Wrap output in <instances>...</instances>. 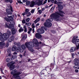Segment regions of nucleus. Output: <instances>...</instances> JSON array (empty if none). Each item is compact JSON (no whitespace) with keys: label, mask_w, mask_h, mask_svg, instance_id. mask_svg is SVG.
<instances>
[{"label":"nucleus","mask_w":79,"mask_h":79,"mask_svg":"<svg viewBox=\"0 0 79 79\" xmlns=\"http://www.w3.org/2000/svg\"><path fill=\"white\" fill-rule=\"evenodd\" d=\"M45 10V8H43L42 9V11H44Z\"/></svg>","instance_id":"60"},{"label":"nucleus","mask_w":79,"mask_h":79,"mask_svg":"<svg viewBox=\"0 0 79 79\" xmlns=\"http://www.w3.org/2000/svg\"><path fill=\"white\" fill-rule=\"evenodd\" d=\"M45 8H48V6H45Z\"/></svg>","instance_id":"61"},{"label":"nucleus","mask_w":79,"mask_h":79,"mask_svg":"<svg viewBox=\"0 0 79 79\" xmlns=\"http://www.w3.org/2000/svg\"><path fill=\"white\" fill-rule=\"evenodd\" d=\"M27 33L28 34H30L31 33V31H28Z\"/></svg>","instance_id":"59"},{"label":"nucleus","mask_w":79,"mask_h":79,"mask_svg":"<svg viewBox=\"0 0 79 79\" xmlns=\"http://www.w3.org/2000/svg\"><path fill=\"white\" fill-rule=\"evenodd\" d=\"M34 24H34V23H33L31 25V26L32 27V28H33V29H34V28H35V26H34Z\"/></svg>","instance_id":"39"},{"label":"nucleus","mask_w":79,"mask_h":79,"mask_svg":"<svg viewBox=\"0 0 79 79\" xmlns=\"http://www.w3.org/2000/svg\"><path fill=\"white\" fill-rule=\"evenodd\" d=\"M49 76H51V79H55V77L56 76V75H55V74H49V75L48 76V77H49Z\"/></svg>","instance_id":"16"},{"label":"nucleus","mask_w":79,"mask_h":79,"mask_svg":"<svg viewBox=\"0 0 79 79\" xmlns=\"http://www.w3.org/2000/svg\"><path fill=\"white\" fill-rule=\"evenodd\" d=\"M13 0H5V2L6 3H9L10 2V4H11L12 3H13Z\"/></svg>","instance_id":"23"},{"label":"nucleus","mask_w":79,"mask_h":79,"mask_svg":"<svg viewBox=\"0 0 79 79\" xmlns=\"http://www.w3.org/2000/svg\"><path fill=\"white\" fill-rule=\"evenodd\" d=\"M16 58H17V56L15 55L12 56L11 57V58H12V60H14V59H16Z\"/></svg>","instance_id":"28"},{"label":"nucleus","mask_w":79,"mask_h":79,"mask_svg":"<svg viewBox=\"0 0 79 79\" xmlns=\"http://www.w3.org/2000/svg\"><path fill=\"white\" fill-rule=\"evenodd\" d=\"M22 23H23V24H25V23H26V20H23L22 21Z\"/></svg>","instance_id":"41"},{"label":"nucleus","mask_w":79,"mask_h":79,"mask_svg":"<svg viewBox=\"0 0 79 79\" xmlns=\"http://www.w3.org/2000/svg\"><path fill=\"white\" fill-rule=\"evenodd\" d=\"M23 29H27V28H26V25H24L23 26Z\"/></svg>","instance_id":"50"},{"label":"nucleus","mask_w":79,"mask_h":79,"mask_svg":"<svg viewBox=\"0 0 79 79\" xmlns=\"http://www.w3.org/2000/svg\"><path fill=\"white\" fill-rule=\"evenodd\" d=\"M6 12L5 13L4 15L7 16V17L8 18L6 17L4 18V19L7 22L10 23L9 24V28L11 30L15 28V26L14 25L15 24V23L13 22V24L11 23V21H13L14 20L13 16H8V15H12V14L13 13V7L12 6H10L9 7V9H7L6 10Z\"/></svg>","instance_id":"1"},{"label":"nucleus","mask_w":79,"mask_h":79,"mask_svg":"<svg viewBox=\"0 0 79 79\" xmlns=\"http://www.w3.org/2000/svg\"><path fill=\"white\" fill-rule=\"evenodd\" d=\"M32 30V28H30V29H29V31H31Z\"/></svg>","instance_id":"54"},{"label":"nucleus","mask_w":79,"mask_h":79,"mask_svg":"<svg viewBox=\"0 0 79 79\" xmlns=\"http://www.w3.org/2000/svg\"><path fill=\"white\" fill-rule=\"evenodd\" d=\"M29 21H30V18H27L26 19V21L27 23H28V22H29Z\"/></svg>","instance_id":"36"},{"label":"nucleus","mask_w":79,"mask_h":79,"mask_svg":"<svg viewBox=\"0 0 79 79\" xmlns=\"http://www.w3.org/2000/svg\"><path fill=\"white\" fill-rule=\"evenodd\" d=\"M12 62H10V63L8 64H9L8 67H9L10 70H13L15 68V65H14V63H12Z\"/></svg>","instance_id":"8"},{"label":"nucleus","mask_w":79,"mask_h":79,"mask_svg":"<svg viewBox=\"0 0 79 79\" xmlns=\"http://www.w3.org/2000/svg\"><path fill=\"white\" fill-rule=\"evenodd\" d=\"M62 6H63L65 7V6H66V4H63Z\"/></svg>","instance_id":"58"},{"label":"nucleus","mask_w":79,"mask_h":79,"mask_svg":"<svg viewBox=\"0 0 79 79\" xmlns=\"http://www.w3.org/2000/svg\"><path fill=\"white\" fill-rule=\"evenodd\" d=\"M32 31H33L32 33H33V34H34V32H35V31H34V29H32Z\"/></svg>","instance_id":"55"},{"label":"nucleus","mask_w":79,"mask_h":79,"mask_svg":"<svg viewBox=\"0 0 79 79\" xmlns=\"http://www.w3.org/2000/svg\"><path fill=\"white\" fill-rule=\"evenodd\" d=\"M36 3L38 6L42 5L43 3V0H38V2H36Z\"/></svg>","instance_id":"15"},{"label":"nucleus","mask_w":79,"mask_h":79,"mask_svg":"<svg viewBox=\"0 0 79 79\" xmlns=\"http://www.w3.org/2000/svg\"><path fill=\"white\" fill-rule=\"evenodd\" d=\"M75 71L76 72V73H77L79 72V70L78 69H75Z\"/></svg>","instance_id":"48"},{"label":"nucleus","mask_w":79,"mask_h":79,"mask_svg":"<svg viewBox=\"0 0 79 79\" xmlns=\"http://www.w3.org/2000/svg\"><path fill=\"white\" fill-rule=\"evenodd\" d=\"M42 37V35L40 34V35H39V37H38V39H39V38H41V37Z\"/></svg>","instance_id":"46"},{"label":"nucleus","mask_w":79,"mask_h":79,"mask_svg":"<svg viewBox=\"0 0 79 79\" xmlns=\"http://www.w3.org/2000/svg\"><path fill=\"white\" fill-rule=\"evenodd\" d=\"M11 60H12V59L11 58V57H9L6 59V61L7 63L11 61Z\"/></svg>","instance_id":"25"},{"label":"nucleus","mask_w":79,"mask_h":79,"mask_svg":"<svg viewBox=\"0 0 79 79\" xmlns=\"http://www.w3.org/2000/svg\"><path fill=\"white\" fill-rule=\"evenodd\" d=\"M54 65H55L54 64L52 63L51 64L50 67H51V68H53Z\"/></svg>","instance_id":"35"},{"label":"nucleus","mask_w":79,"mask_h":79,"mask_svg":"<svg viewBox=\"0 0 79 79\" xmlns=\"http://www.w3.org/2000/svg\"><path fill=\"white\" fill-rule=\"evenodd\" d=\"M59 12H56V13L52 14L50 16L53 18V19H55V21H60L61 20V17H64V14L65 15L64 11L61 10L63 8V6L60 4H57Z\"/></svg>","instance_id":"2"},{"label":"nucleus","mask_w":79,"mask_h":79,"mask_svg":"<svg viewBox=\"0 0 79 79\" xmlns=\"http://www.w3.org/2000/svg\"><path fill=\"white\" fill-rule=\"evenodd\" d=\"M40 24H39V23H37V24H36V26H39Z\"/></svg>","instance_id":"62"},{"label":"nucleus","mask_w":79,"mask_h":79,"mask_svg":"<svg viewBox=\"0 0 79 79\" xmlns=\"http://www.w3.org/2000/svg\"><path fill=\"white\" fill-rule=\"evenodd\" d=\"M29 12V9H26L25 10V12L24 13H22V15L23 16H24L25 15H27V13Z\"/></svg>","instance_id":"18"},{"label":"nucleus","mask_w":79,"mask_h":79,"mask_svg":"<svg viewBox=\"0 0 79 79\" xmlns=\"http://www.w3.org/2000/svg\"><path fill=\"white\" fill-rule=\"evenodd\" d=\"M27 44H27V43H25V46H26V47H27V48L28 50H29V51H30L31 52H33L34 51L33 48H29V47L28 46V45H27Z\"/></svg>","instance_id":"14"},{"label":"nucleus","mask_w":79,"mask_h":79,"mask_svg":"<svg viewBox=\"0 0 79 79\" xmlns=\"http://www.w3.org/2000/svg\"><path fill=\"white\" fill-rule=\"evenodd\" d=\"M34 11H35V10L32 9V10L31 11V13H34Z\"/></svg>","instance_id":"40"},{"label":"nucleus","mask_w":79,"mask_h":79,"mask_svg":"<svg viewBox=\"0 0 79 79\" xmlns=\"http://www.w3.org/2000/svg\"><path fill=\"white\" fill-rule=\"evenodd\" d=\"M19 32H23L24 31V29L23 28V27H20V29L19 30Z\"/></svg>","instance_id":"27"},{"label":"nucleus","mask_w":79,"mask_h":79,"mask_svg":"<svg viewBox=\"0 0 79 79\" xmlns=\"http://www.w3.org/2000/svg\"><path fill=\"white\" fill-rule=\"evenodd\" d=\"M31 15V12H28L26 15V16L27 17H29V16H30Z\"/></svg>","instance_id":"34"},{"label":"nucleus","mask_w":79,"mask_h":79,"mask_svg":"<svg viewBox=\"0 0 79 79\" xmlns=\"http://www.w3.org/2000/svg\"><path fill=\"white\" fill-rule=\"evenodd\" d=\"M40 17H38L36 19V20H37L38 22V21H40Z\"/></svg>","instance_id":"43"},{"label":"nucleus","mask_w":79,"mask_h":79,"mask_svg":"<svg viewBox=\"0 0 79 79\" xmlns=\"http://www.w3.org/2000/svg\"><path fill=\"white\" fill-rule=\"evenodd\" d=\"M27 44V45H28L29 48H32L33 47H34V44H30V42H26L25 44Z\"/></svg>","instance_id":"13"},{"label":"nucleus","mask_w":79,"mask_h":79,"mask_svg":"<svg viewBox=\"0 0 79 79\" xmlns=\"http://www.w3.org/2000/svg\"><path fill=\"white\" fill-rule=\"evenodd\" d=\"M0 39L2 42H5V37L4 36V34H2L1 32H0Z\"/></svg>","instance_id":"10"},{"label":"nucleus","mask_w":79,"mask_h":79,"mask_svg":"<svg viewBox=\"0 0 79 79\" xmlns=\"http://www.w3.org/2000/svg\"><path fill=\"white\" fill-rule=\"evenodd\" d=\"M48 0V3H50V0H45L43 2V5H44V4H45V3H47V2Z\"/></svg>","instance_id":"29"},{"label":"nucleus","mask_w":79,"mask_h":79,"mask_svg":"<svg viewBox=\"0 0 79 79\" xmlns=\"http://www.w3.org/2000/svg\"><path fill=\"white\" fill-rule=\"evenodd\" d=\"M7 51L8 53H11V48L9 47L7 49Z\"/></svg>","instance_id":"22"},{"label":"nucleus","mask_w":79,"mask_h":79,"mask_svg":"<svg viewBox=\"0 0 79 79\" xmlns=\"http://www.w3.org/2000/svg\"><path fill=\"white\" fill-rule=\"evenodd\" d=\"M33 44H34V47H39V43L38 42L37 40L34 39L33 40Z\"/></svg>","instance_id":"7"},{"label":"nucleus","mask_w":79,"mask_h":79,"mask_svg":"<svg viewBox=\"0 0 79 79\" xmlns=\"http://www.w3.org/2000/svg\"><path fill=\"white\" fill-rule=\"evenodd\" d=\"M62 3V2H57V1L56 0H54L52 3H54V4H61Z\"/></svg>","instance_id":"21"},{"label":"nucleus","mask_w":79,"mask_h":79,"mask_svg":"<svg viewBox=\"0 0 79 79\" xmlns=\"http://www.w3.org/2000/svg\"><path fill=\"white\" fill-rule=\"evenodd\" d=\"M49 68V66H47V67H45L46 69L47 68Z\"/></svg>","instance_id":"64"},{"label":"nucleus","mask_w":79,"mask_h":79,"mask_svg":"<svg viewBox=\"0 0 79 79\" xmlns=\"http://www.w3.org/2000/svg\"><path fill=\"white\" fill-rule=\"evenodd\" d=\"M13 55H17V53L15 52L13 53Z\"/></svg>","instance_id":"56"},{"label":"nucleus","mask_w":79,"mask_h":79,"mask_svg":"<svg viewBox=\"0 0 79 79\" xmlns=\"http://www.w3.org/2000/svg\"><path fill=\"white\" fill-rule=\"evenodd\" d=\"M41 33L40 34H44L45 31H47V27H41V29L40 30Z\"/></svg>","instance_id":"11"},{"label":"nucleus","mask_w":79,"mask_h":79,"mask_svg":"<svg viewBox=\"0 0 79 79\" xmlns=\"http://www.w3.org/2000/svg\"><path fill=\"white\" fill-rule=\"evenodd\" d=\"M8 23H5V27L6 28H9V26H8Z\"/></svg>","instance_id":"30"},{"label":"nucleus","mask_w":79,"mask_h":79,"mask_svg":"<svg viewBox=\"0 0 79 79\" xmlns=\"http://www.w3.org/2000/svg\"><path fill=\"white\" fill-rule=\"evenodd\" d=\"M54 0H50V2H52V3L53 2Z\"/></svg>","instance_id":"52"},{"label":"nucleus","mask_w":79,"mask_h":79,"mask_svg":"<svg viewBox=\"0 0 79 79\" xmlns=\"http://www.w3.org/2000/svg\"><path fill=\"white\" fill-rule=\"evenodd\" d=\"M20 51V48L19 47H16L15 45H14L12 48V52H15V51L19 52Z\"/></svg>","instance_id":"9"},{"label":"nucleus","mask_w":79,"mask_h":79,"mask_svg":"<svg viewBox=\"0 0 79 79\" xmlns=\"http://www.w3.org/2000/svg\"><path fill=\"white\" fill-rule=\"evenodd\" d=\"M16 72H17V70H16V69L13 70L11 71V72H10V74H12L13 75L16 73Z\"/></svg>","instance_id":"24"},{"label":"nucleus","mask_w":79,"mask_h":79,"mask_svg":"<svg viewBox=\"0 0 79 79\" xmlns=\"http://www.w3.org/2000/svg\"><path fill=\"white\" fill-rule=\"evenodd\" d=\"M9 53V54L8 55V56H10V57L11 58V56H12V55L10 53Z\"/></svg>","instance_id":"44"},{"label":"nucleus","mask_w":79,"mask_h":79,"mask_svg":"<svg viewBox=\"0 0 79 79\" xmlns=\"http://www.w3.org/2000/svg\"><path fill=\"white\" fill-rule=\"evenodd\" d=\"M30 3H31L30 1H27L26 2V5H27V6H29V5H30Z\"/></svg>","instance_id":"32"},{"label":"nucleus","mask_w":79,"mask_h":79,"mask_svg":"<svg viewBox=\"0 0 79 79\" xmlns=\"http://www.w3.org/2000/svg\"><path fill=\"white\" fill-rule=\"evenodd\" d=\"M21 74V73L19 72H17V73H15L12 75L13 77H14L15 78H17V77H19V75H20Z\"/></svg>","instance_id":"12"},{"label":"nucleus","mask_w":79,"mask_h":79,"mask_svg":"<svg viewBox=\"0 0 79 79\" xmlns=\"http://www.w3.org/2000/svg\"><path fill=\"white\" fill-rule=\"evenodd\" d=\"M19 56H20V58H22V57H23V55H19Z\"/></svg>","instance_id":"57"},{"label":"nucleus","mask_w":79,"mask_h":79,"mask_svg":"<svg viewBox=\"0 0 79 79\" xmlns=\"http://www.w3.org/2000/svg\"><path fill=\"white\" fill-rule=\"evenodd\" d=\"M35 4V2L34 1H31L30 2V7H34V6Z\"/></svg>","instance_id":"17"},{"label":"nucleus","mask_w":79,"mask_h":79,"mask_svg":"<svg viewBox=\"0 0 79 79\" xmlns=\"http://www.w3.org/2000/svg\"><path fill=\"white\" fill-rule=\"evenodd\" d=\"M55 9V6H52L50 10V11L51 13H52L53 11V10Z\"/></svg>","instance_id":"26"},{"label":"nucleus","mask_w":79,"mask_h":79,"mask_svg":"<svg viewBox=\"0 0 79 79\" xmlns=\"http://www.w3.org/2000/svg\"><path fill=\"white\" fill-rule=\"evenodd\" d=\"M72 57L73 58H74V54L73 53L72 54Z\"/></svg>","instance_id":"49"},{"label":"nucleus","mask_w":79,"mask_h":79,"mask_svg":"<svg viewBox=\"0 0 79 79\" xmlns=\"http://www.w3.org/2000/svg\"><path fill=\"white\" fill-rule=\"evenodd\" d=\"M37 22H38V21H37V20H35V21H34V23H35V24H36V23H37Z\"/></svg>","instance_id":"53"},{"label":"nucleus","mask_w":79,"mask_h":79,"mask_svg":"<svg viewBox=\"0 0 79 79\" xmlns=\"http://www.w3.org/2000/svg\"><path fill=\"white\" fill-rule=\"evenodd\" d=\"M27 0H23V3H26L27 2Z\"/></svg>","instance_id":"45"},{"label":"nucleus","mask_w":79,"mask_h":79,"mask_svg":"<svg viewBox=\"0 0 79 79\" xmlns=\"http://www.w3.org/2000/svg\"><path fill=\"white\" fill-rule=\"evenodd\" d=\"M11 34V31L9 30L7 31V33H5L4 34V36L5 37V40H6L7 39H8L9 37H10Z\"/></svg>","instance_id":"6"},{"label":"nucleus","mask_w":79,"mask_h":79,"mask_svg":"<svg viewBox=\"0 0 79 79\" xmlns=\"http://www.w3.org/2000/svg\"><path fill=\"white\" fill-rule=\"evenodd\" d=\"M24 38L25 39H26V36H25V35H24L23 36V39H24Z\"/></svg>","instance_id":"63"},{"label":"nucleus","mask_w":79,"mask_h":79,"mask_svg":"<svg viewBox=\"0 0 79 79\" xmlns=\"http://www.w3.org/2000/svg\"><path fill=\"white\" fill-rule=\"evenodd\" d=\"M38 12L39 13V14H40V15L42 14V10H39Z\"/></svg>","instance_id":"37"},{"label":"nucleus","mask_w":79,"mask_h":79,"mask_svg":"<svg viewBox=\"0 0 79 79\" xmlns=\"http://www.w3.org/2000/svg\"><path fill=\"white\" fill-rule=\"evenodd\" d=\"M17 1L18 3H19L20 4H23V2H21V0H20V1H18V0H17Z\"/></svg>","instance_id":"42"},{"label":"nucleus","mask_w":79,"mask_h":79,"mask_svg":"<svg viewBox=\"0 0 79 79\" xmlns=\"http://www.w3.org/2000/svg\"><path fill=\"white\" fill-rule=\"evenodd\" d=\"M26 45L23 44L21 45V47H22V52H24V50H26V46H25Z\"/></svg>","instance_id":"19"},{"label":"nucleus","mask_w":79,"mask_h":79,"mask_svg":"<svg viewBox=\"0 0 79 79\" xmlns=\"http://www.w3.org/2000/svg\"><path fill=\"white\" fill-rule=\"evenodd\" d=\"M40 34H39L38 33H36L35 35V37H36V38H37V39H39V35Z\"/></svg>","instance_id":"33"},{"label":"nucleus","mask_w":79,"mask_h":79,"mask_svg":"<svg viewBox=\"0 0 79 79\" xmlns=\"http://www.w3.org/2000/svg\"><path fill=\"white\" fill-rule=\"evenodd\" d=\"M24 32H27V28H25V29H24Z\"/></svg>","instance_id":"51"},{"label":"nucleus","mask_w":79,"mask_h":79,"mask_svg":"<svg viewBox=\"0 0 79 79\" xmlns=\"http://www.w3.org/2000/svg\"><path fill=\"white\" fill-rule=\"evenodd\" d=\"M5 45L6 46V47H8V46H9V44L8 43H6L5 44Z\"/></svg>","instance_id":"38"},{"label":"nucleus","mask_w":79,"mask_h":79,"mask_svg":"<svg viewBox=\"0 0 79 79\" xmlns=\"http://www.w3.org/2000/svg\"><path fill=\"white\" fill-rule=\"evenodd\" d=\"M78 46H77V50H79V43H78Z\"/></svg>","instance_id":"47"},{"label":"nucleus","mask_w":79,"mask_h":79,"mask_svg":"<svg viewBox=\"0 0 79 79\" xmlns=\"http://www.w3.org/2000/svg\"><path fill=\"white\" fill-rule=\"evenodd\" d=\"M25 25H27V26H30L31 25V22H29L28 23H25Z\"/></svg>","instance_id":"31"},{"label":"nucleus","mask_w":79,"mask_h":79,"mask_svg":"<svg viewBox=\"0 0 79 79\" xmlns=\"http://www.w3.org/2000/svg\"><path fill=\"white\" fill-rule=\"evenodd\" d=\"M3 42H0V47H2V48H3V46L5 45V43Z\"/></svg>","instance_id":"20"},{"label":"nucleus","mask_w":79,"mask_h":79,"mask_svg":"<svg viewBox=\"0 0 79 79\" xmlns=\"http://www.w3.org/2000/svg\"><path fill=\"white\" fill-rule=\"evenodd\" d=\"M11 30L12 35L9 39L8 42L9 43L12 42V41H13L14 40H15V36L14 35L16 34V32H17V30H16V28L12 29Z\"/></svg>","instance_id":"4"},{"label":"nucleus","mask_w":79,"mask_h":79,"mask_svg":"<svg viewBox=\"0 0 79 79\" xmlns=\"http://www.w3.org/2000/svg\"><path fill=\"white\" fill-rule=\"evenodd\" d=\"M78 38V36H75L72 38V42L73 43L75 44L76 45V47H75L71 48L70 49V51L71 52H74V51H76L77 50V46L79 45V39H77Z\"/></svg>","instance_id":"3"},{"label":"nucleus","mask_w":79,"mask_h":79,"mask_svg":"<svg viewBox=\"0 0 79 79\" xmlns=\"http://www.w3.org/2000/svg\"><path fill=\"white\" fill-rule=\"evenodd\" d=\"M46 22L44 23V25L46 27H50L52 26V24L50 22H52L51 19H49L46 20Z\"/></svg>","instance_id":"5"}]
</instances>
